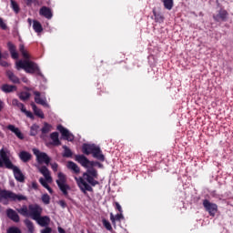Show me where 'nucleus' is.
Masks as SVG:
<instances>
[{
	"mask_svg": "<svg viewBox=\"0 0 233 233\" xmlns=\"http://www.w3.org/2000/svg\"><path fill=\"white\" fill-rule=\"evenodd\" d=\"M98 177L99 174L97 173V169L89 167L85 173H83V177H75V180L81 192L86 195V192H94V188L92 187L99 185V181L96 180L98 179Z\"/></svg>",
	"mask_w": 233,
	"mask_h": 233,
	"instance_id": "nucleus-1",
	"label": "nucleus"
},
{
	"mask_svg": "<svg viewBox=\"0 0 233 233\" xmlns=\"http://www.w3.org/2000/svg\"><path fill=\"white\" fill-rule=\"evenodd\" d=\"M0 156L4 161L5 168L8 170H13V174L15 176V179L16 181H19V183L25 182V175L21 171L17 166H15L14 163H12V160H10V157H8V154H6V151H5L4 148L0 150Z\"/></svg>",
	"mask_w": 233,
	"mask_h": 233,
	"instance_id": "nucleus-2",
	"label": "nucleus"
},
{
	"mask_svg": "<svg viewBox=\"0 0 233 233\" xmlns=\"http://www.w3.org/2000/svg\"><path fill=\"white\" fill-rule=\"evenodd\" d=\"M25 70L26 74H36V76H43V73H41V69L39 66L34 61L30 60H19L16 62V69L17 70Z\"/></svg>",
	"mask_w": 233,
	"mask_h": 233,
	"instance_id": "nucleus-3",
	"label": "nucleus"
},
{
	"mask_svg": "<svg viewBox=\"0 0 233 233\" xmlns=\"http://www.w3.org/2000/svg\"><path fill=\"white\" fill-rule=\"evenodd\" d=\"M4 199L5 201H4ZM6 199H10V201H27L28 198L25 195L15 194L10 190L1 189L0 187V203H3V205H8Z\"/></svg>",
	"mask_w": 233,
	"mask_h": 233,
	"instance_id": "nucleus-4",
	"label": "nucleus"
},
{
	"mask_svg": "<svg viewBox=\"0 0 233 233\" xmlns=\"http://www.w3.org/2000/svg\"><path fill=\"white\" fill-rule=\"evenodd\" d=\"M58 179H56V183L62 191L66 198H68V190H70V187L66 184V175H64L62 172H59L57 175Z\"/></svg>",
	"mask_w": 233,
	"mask_h": 233,
	"instance_id": "nucleus-5",
	"label": "nucleus"
},
{
	"mask_svg": "<svg viewBox=\"0 0 233 233\" xmlns=\"http://www.w3.org/2000/svg\"><path fill=\"white\" fill-rule=\"evenodd\" d=\"M28 210H29V218L31 219H37L41 214H43V208L37 204H31L28 206Z\"/></svg>",
	"mask_w": 233,
	"mask_h": 233,
	"instance_id": "nucleus-6",
	"label": "nucleus"
},
{
	"mask_svg": "<svg viewBox=\"0 0 233 233\" xmlns=\"http://www.w3.org/2000/svg\"><path fill=\"white\" fill-rule=\"evenodd\" d=\"M33 154L36 157V161L39 163V165H43L45 163L46 165H50V157L45 152L39 151L37 148L33 149Z\"/></svg>",
	"mask_w": 233,
	"mask_h": 233,
	"instance_id": "nucleus-7",
	"label": "nucleus"
},
{
	"mask_svg": "<svg viewBox=\"0 0 233 233\" xmlns=\"http://www.w3.org/2000/svg\"><path fill=\"white\" fill-rule=\"evenodd\" d=\"M206 212H208L209 216L214 218L218 212V206L215 203L210 202L208 199H204L202 203Z\"/></svg>",
	"mask_w": 233,
	"mask_h": 233,
	"instance_id": "nucleus-8",
	"label": "nucleus"
},
{
	"mask_svg": "<svg viewBox=\"0 0 233 233\" xmlns=\"http://www.w3.org/2000/svg\"><path fill=\"white\" fill-rule=\"evenodd\" d=\"M56 130L60 132L63 139H65L66 141H74L73 134L70 133V131H68V129H66L65 127H63V125H58L56 127Z\"/></svg>",
	"mask_w": 233,
	"mask_h": 233,
	"instance_id": "nucleus-9",
	"label": "nucleus"
},
{
	"mask_svg": "<svg viewBox=\"0 0 233 233\" xmlns=\"http://www.w3.org/2000/svg\"><path fill=\"white\" fill-rule=\"evenodd\" d=\"M214 21L219 23V21H227L228 19V12L225 9H220L217 15H213Z\"/></svg>",
	"mask_w": 233,
	"mask_h": 233,
	"instance_id": "nucleus-10",
	"label": "nucleus"
},
{
	"mask_svg": "<svg viewBox=\"0 0 233 233\" xmlns=\"http://www.w3.org/2000/svg\"><path fill=\"white\" fill-rule=\"evenodd\" d=\"M6 216L11 221H14V223H19L21 221V218H19V214L12 208H8L5 211Z\"/></svg>",
	"mask_w": 233,
	"mask_h": 233,
	"instance_id": "nucleus-11",
	"label": "nucleus"
},
{
	"mask_svg": "<svg viewBox=\"0 0 233 233\" xmlns=\"http://www.w3.org/2000/svg\"><path fill=\"white\" fill-rule=\"evenodd\" d=\"M96 147L97 146L96 144H86V143H84L82 145V152L86 156H90V154L94 153V150H96Z\"/></svg>",
	"mask_w": 233,
	"mask_h": 233,
	"instance_id": "nucleus-12",
	"label": "nucleus"
},
{
	"mask_svg": "<svg viewBox=\"0 0 233 233\" xmlns=\"http://www.w3.org/2000/svg\"><path fill=\"white\" fill-rule=\"evenodd\" d=\"M39 15L43 17H46V19H51L54 17V14L52 13V9L50 7L42 6L39 10Z\"/></svg>",
	"mask_w": 233,
	"mask_h": 233,
	"instance_id": "nucleus-13",
	"label": "nucleus"
},
{
	"mask_svg": "<svg viewBox=\"0 0 233 233\" xmlns=\"http://www.w3.org/2000/svg\"><path fill=\"white\" fill-rule=\"evenodd\" d=\"M35 221H36V223L40 226V227H48V225H50V217L48 216H39L37 218L35 219Z\"/></svg>",
	"mask_w": 233,
	"mask_h": 233,
	"instance_id": "nucleus-14",
	"label": "nucleus"
},
{
	"mask_svg": "<svg viewBox=\"0 0 233 233\" xmlns=\"http://www.w3.org/2000/svg\"><path fill=\"white\" fill-rule=\"evenodd\" d=\"M93 157L95 159H97L98 161H105V155H103V151L101 150V147L99 146H96L92 153Z\"/></svg>",
	"mask_w": 233,
	"mask_h": 233,
	"instance_id": "nucleus-15",
	"label": "nucleus"
},
{
	"mask_svg": "<svg viewBox=\"0 0 233 233\" xmlns=\"http://www.w3.org/2000/svg\"><path fill=\"white\" fill-rule=\"evenodd\" d=\"M75 159L85 168H88V163H90V160L87 157H86L85 155H76L75 157Z\"/></svg>",
	"mask_w": 233,
	"mask_h": 233,
	"instance_id": "nucleus-16",
	"label": "nucleus"
},
{
	"mask_svg": "<svg viewBox=\"0 0 233 233\" xmlns=\"http://www.w3.org/2000/svg\"><path fill=\"white\" fill-rule=\"evenodd\" d=\"M7 47L11 54V57L13 59H19V54L17 53V48L15 47V45H14L12 42H8Z\"/></svg>",
	"mask_w": 233,
	"mask_h": 233,
	"instance_id": "nucleus-17",
	"label": "nucleus"
},
{
	"mask_svg": "<svg viewBox=\"0 0 233 233\" xmlns=\"http://www.w3.org/2000/svg\"><path fill=\"white\" fill-rule=\"evenodd\" d=\"M7 130H10L11 132H13V134H15V136H16L18 139H25V136H23V133L21 132V130L18 127H15V126L8 125Z\"/></svg>",
	"mask_w": 233,
	"mask_h": 233,
	"instance_id": "nucleus-18",
	"label": "nucleus"
},
{
	"mask_svg": "<svg viewBox=\"0 0 233 233\" xmlns=\"http://www.w3.org/2000/svg\"><path fill=\"white\" fill-rule=\"evenodd\" d=\"M5 74L11 83H14L15 85H21V80L12 72V70H7Z\"/></svg>",
	"mask_w": 233,
	"mask_h": 233,
	"instance_id": "nucleus-19",
	"label": "nucleus"
},
{
	"mask_svg": "<svg viewBox=\"0 0 233 233\" xmlns=\"http://www.w3.org/2000/svg\"><path fill=\"white\" fill-rule=\"evenodd\" d=\"M2 92H5V94H10L12 92H15L17 90V86L8 85V84H4L1 86Z\"/></svg>",
	"mask_w": 233,
	"mask_h": 233,
	"instance_id": "nucleus-20",
	"label": "nucleus"
},
{
	"mask_svg": "<svg viewBox=\"0 0 233 233\" xmlns=\"http://www.w3.org/2000/svg\"><path fill=\"white\" fill-rule=\"evenodd\" d=\"M19 157L23 163H28L32 159V154L28 153V151H21Z\"/></svg>",
	"mask_w": 233,
	"mask_h": 233,
	"instance_id": "nucleus-21",
	"label": "nucleus"
},
{
	"mask_svg": "<svg viewBox=\"0 0 233 233\" xmlns=\"http://www.w3.org/2000/svg\"><path fill=\"white\" fill-rule=\"evenodd\" d=\"M121 219H125L123 213H117L116 216H114V213H110V221L114 227H116V221H121Z\"/></svg>",
	"mask_w": 233,
	"mask_h": 233,
	"instance_id": "nucleus-22",
	"label": "nucleus"
},
{
	"mask_svg": "<svg viewBox=\"0 0 233 233\" xmlns=\"http://www.w3.org/2000/svg\"><path fill=\"white\" fill-rule=\"evenodd\" d=\"M31 106L34 114L36 115L37 117H40V119H45V113H43V110L39 109V107H37L34 102L31 103Z\"/></svg>",
	"mask_w": 233,
	"mask_h": 233,
	"instance_id": "nucleus-23",
	"label": "nucleus"
},
{
	"mask_svg": "<svg viewBox=\"0 0 233 233\" xmlns=\"http://www.w3.org/2000/svg\"><path fill=\"white\" fill-rule=\"evenodd\" d=\"M34 96L36 105H42V106H45V105H46V101L41 98V93L39 91H34Z\"/></svg>",
	"mask_w": 233,
	"mask_h": 233,
	"instance_id": "nucleus-24",
	"label": "nucleus"
},
{
	"mask_svg": "<svg viewBox=\"0 0 233 233\" xmlns=\"http://www.w3.org/2000/svg\"><path fill=\"white\" fill-rule=\"evenodd\" d=\"M50 137L53 141L54 147L61 146V140H59V133L53 132V133H51Z\"/></svg>",
	"mask_w": 233,
	"mask_h": 233,
	"instance_id": "nucleus-25",
	"label": "nucleus"
},
{
	"mask_svg": "<svg viewBox=\"0 0 233 233\" xmlns=\"http://www.w3.org/2000/svg\"><path fill=\"white\" fill-rule=\"evenodd\" d=\"M67 168L73 170L75 174H79L81 172V168H79V166H77V164L72 161H69L67 163Z\"/></svg>",
	"mask_w": 233,
	"mask_h": 233,
	"instance_id": "nucleus-26",
	"label": "nucleus"
},
{
	"mask_svg": "<svg viewBox=\"0 0 233 233\" xmlns=\"http://www.w3.org/2000/svg\"><path fill=\"white\" fill-rule=\"evenodd\" d=\"M39 172L44 175L46 181L52 180V177H50V171L48 170V167H46V166H42L39 169Z\"/></svg>",
	"mask_w": 233,
	"mask_h": 233,
	"instance_id": "nucleus-27",
	"label": "nucleus"
},
{
	"mask_svg": "<svg viewBox=\"0 0 233 233\" xmlns=\"http://www.w3.org/2000/svg\"><path fill=\"white\" fill-rule=\"evenodd\" d=\"M24 223L26 227V228L28 229L29 233H34V231L35 230V228L34 227V222H32L30 219L25 218L24 220Z\"/></svg>",
	"mask_w": 233,
	"mask_h": 233,
	"instance_id": "nucleus-28",
	"label": "nucleus"
},
{
	"mask_svg": "<svg viewBox=\"0 0 233 233\" xmlns=\"http://www.w3.org/2000/svg\"><path fill=\"white\" fill-rule=\"evenodd\" d=\"M33 28L36 34H41V32H43V25L37 20L33 21Z\"/></svg>",
	"mask_w": 233,
	"mask_h": 233,
	"instance_id": "nucleus-29",
	"label": "nucleus"
},
{
	"mask_svg": "<svg viewBox=\"0 0 233 233\" xmlns=\"http://www.w3.org/2000/svg\"><path fill=\"white\" fill-rule=\"evenodd\" d=\"M42 136H46V134H49L52 132V125L45 122L44 127L41 128Z\"/></svg>",
	"mask_w": 233,
	"mask_h": 233,
	"instance_id": "nucleus-30",
	"label": "nucleus"
},
{
	"mask_svg": "<svg viewBox=\"0 0 233 233\" xmlns=\"http://www.w3.org/2000/svg\"><path fill=\"white\" fill-rule=\"evenodd\" d=\"M153 15H154L156 23H163L165 21V16H163V15L156 12V9H153Z\"/></svg>",
	"mask_w": 233,
	"mask_h": 233,
	"instance_id": "nucleus-31",
	"label": "nucleus"
},
{
	"mask_svg": "<svg viewBox=\"0 0 233 233\" xmlns=\"http://www.w3.org/2000/svg\"><path fill=\"white\" fill-rule=\"evenodd\" d=\"M31 94L26 91H22L19 95L18 97L21 101H28L31 97Z\"/></svg>",
	"mask_w": 233,
	"mask_h": 233,
	"instance_id": "nucleus-32",
	"label": "nucleus"
},
{
	"mask_svg": "<svg viewBox=\"0 0 233 233\" xmlns=\"http://www.w3.org/2000/svg\"><path fill=\"white\" fill-rule=\"evenodd\" d=\"M11 3V8L15 12V14H18L21 12V8L19 7V4L15 2V0H10Z\"/></svg>",
	"mask_w": 233,
	"mask_h": 233,
	"instance_id": "nucleus-33",
	"label": "nucleus"
},
{
	"mask_svg": "<svg viewBox=\"0 0 233 233\" xmlns=\"http://www.w3.org/2000/svg\"><path fill=\"white\" fill-rule=\"evenodd\" d=\"M39 132V125L34 124L30 127L29 136L35 137V135Z\"/></svg>",
	"mask_w": 233,
	"mask_h": 233,
	"instance_id": "nucleus-34",
	"label": "nucleus"
},
{
	"mask_svg": "<svg viewBox=\"0 0 233 233\" xmlns=\"http://www.w3.org/2000/svg\"><path fill=\"white\" fill-rule=\"evenodd\" d=\"M166 10H172L174 8V0H163Z\"/></svg>",
	"mask_w": 233,
	"mask_h": 233,
	"instance_id": "nucleus-35",
	"label": "nucleus"
},
{
	"mask_svg": "<svg viewBox=\"0 0 233 233\" xmlns=\"http://www.w3.org/2000/svg\"><path fill=\"white\" fill-rule=\"evenodd\" d=\"M39 182L42 185V187H44V188H46V190H48L49 194H52V192H54V190H52V187H50V186L48 185L46 180H45V178H40Z\"/></svg>",
	"mask_w": 233,
	"mask_h": 233,
	"instance_id": "nucleus-36",
	"label": "nucleus"
},
{
	"mask_svg": "<svg viewBox=\"0 0 233 233\" xmlns=\"http://www.w3.org/2000/svg\"><path fill=\"white\" fill-rule=\"evenodd\" d=\"M18 214L21 216H25V218H29V209L26 206H24L22 208L17 209Z\"/></svg>",
	"mask_w": 233,
	"mask_h": 233,
	"instance_id": "nucleus-37",
	"label": "nucleus"
},
{
	"mask_svg": "<svg viewBox=\"0 0 233 233\" xmlns=\"http://www.w3.org/2000/svg\"><path fill=\"white\" fill-rule=\"evenodd\" d=\"M63 148H64L63 157H72V150H70V148H68V147L66 146H63Z\"/></svg>",
	"mask_w": 233,
	"mask_h": 233,
	"instance_id": "nucleus-38",
	"label": "nucleus"
},
{
	"mask_svg": "<svg viewBox=\"0 0 233 233\" xmlns=\"http://www.w3.org/2000/svg\"><path fill=\"white\" fill-rule=\"evenodd\" d=\"M102 223H103L105 228H106V230L112 231V224H110V222H108V220L103 219Z\"/></svg>",
	"mask_w": 233,
	"mask_h": 233,
	"instance_id": "nucleus-39",
	"label": "nucleus"
},
{
	"mask_svg": "<svg viewBox=\"0 0 233 233\" xmlns=\"http://www.w3.org/2000/svg\"><path fill=\"white\" fill-rule=\"evenodd\" d=\"M42 201L45 203V205H50V196L48 194L43 195Z\"/></svg>",
	"mask_w": 233,
	"mask_h": 233,
	"instance_id": "nucleus-40",
	"label": "nucleus"
},
{
	"mask_svg": "<svg viewBox=\"0 0 233 233\" xmlns=\"http://www.w3.org/2000/svg\"><path fill=\"white\" fill-rule=\"evenodd\" d=\"M3 55L0 56V66H3L4 68H8L10 66V64L5 60H3Z\"/></svg>",
	"mask_w": 233,
	"mask_h": 233,
	"instance_id": "nucleus-41",
	"label": "nucleus"
},
{
	"mask_svg": "<svg viewBox=\"0 0 233 233\" xmlns=\"http://www.w3.org/2000/svg\"><path fill=\"white\" fill-rule=\"evenodd\" d=\"M115 208L119 212V214H123V208L119 204V202L114 203Z\"/></svg>",
	"mask_w": 233,
	"mask_h": 233,
	"instance_id": "nucleus-42",
	"label": "nucleus"
},
{
	"mask_svg": "<svg viewBox=\"0 0 233 233\" xmlns=\"http://www.w3.org/2000/svg\"><path fill=\"white\" fill-rule=\"evenodd\" d=\"M24 114H25V116L27 117H29L30 119H34V114L31 111H28L26 109H25L24 111H22Z\"/></svg>",
	"mask_w": 233,
	"mask_h": 233,
	"instance_id": "nucleus-43",
	"label": "nucleus"
},
{
	"mask_svg": "<svg viewBox=\"0 0 233 233\" xmlns=\"http://www.w3.org/2000/svg\"><path fill=\"white\" fill-rule=\"evenodd\" d=\"M0 28H1L2 30H6V28H8V27L6 26V24L5 23V21H3V18H1V17H0Z\"/></svg>",
	"mask_w": 233,
	"mask_h": 233,
	"instance_id": "nucleus-44",
	"label": "nucleus"
},
{
	"mask_svg": "<svg viewBox=\"0 0 233 233\" xmlns=\"http://www.w3.org/2000/svg\"><path fill=\"white\" fill-rule=\"evenodd\" d=\"M41 233H52V228L46 227L41 230Z\"/></svg>",
	"mask_w": 233,
	"mask_h": 233,
	"instance_id": "nucleus-45",
	"label": "nucleus"
},
{
	"mask_svg": "<svg viewBox=\"0 0 233 233\" xmlns=\"http://www.w3.org/2000/svg\"><path fill=\"white\" fill-rule=\"evenodd\" d=\"M23 58L25 59V61H28V59H30V55H28V53L26 51H24V53H22Z\"/></svg>",
	"mask_w": 233,
	"mask_h": 233,
	"instance_id": "nucleus-46",
	"label": "nucleus"
},
{
	"mask_svg": "<svg viewBox=\"0 0 233 233\" xmlns=\"http://www.w3.org/2000/svg\"><path fill=\"white\" fill-rule=\"evenodd\" d=\"M58 205H60L62 208H66L67 207L66 202L65 200H59Z\"/></svg>",
	"mask_w": 233,
	"mask_h": 233,
	"instance_id": "nucleus-47",
	"label": "nucleus"
},
{
	"mask_svg": "<svg viewBox=\"0 0 233 233\" xmlns=\"http://www.w3.org/2000/svg\"><path fill=\"white\" fill-rule=\"evenodd\" d=\"M59 165H57V163H53L51 164V167H52V170L54 172H57V168H58Z\"/></svg>",
	"mask_w": 233,
	"mask_h": 233,
	"instance_id": "nucleus-48",
	"label": "nucleus"
},
{
	"mask_svg": "<svg viewBox=\"0 0 233 233\" xmlns=\"http://www.w3.org/2000/svg\"><path fill=\"white\" fill-rule=\"evenodd\" d=\"M16 106H17V108H19L21 110V112H23L25 109H26L25 107V104H23L21 102H19V104Z\"/></svg>",
	"mask_w": 233,
	"mask_h": 233,
	"instance_id": "nucleus-49",
	"label": "nucleus"
},
{
	"mask_svg": "<svg viewBox=\"0 0 233 233\" xmlns=\"http://www.w3.org/2000/svg\"><path fill=\"white\" fill-rule=\"evenodd\" d=\"M36 2V0H25V4L27 5V6H32V4Z\"/></svg>",
	"mask_w": 233,
	"mask_h": 233,
	"instance_id": "nucleus-50",
	"label": "nucleus"
},
{
	"mask_svg": "<svg viewBox=\"0 0 233 233\" xmlns=\"http://www.w3.org/2000/svg\"><path fill=\"white\" fill-rule=\"evenodd\" d=\"M19 100H17V98H14L13 100H12V105L14 106H17L18 105H19Z\"/></svg>",
	"mask_w": 233,
	"mask_h": 233,
	"instance_id": "nucleus-51",
	"label": "nucleus"
},
{
	"mask_svg": "<svg viewBox=\"0 0 233 233\" xmlns=\"http://www.w3.org/2000/svg\"><path fill=\"white\" fill-rule=\"evenodd\" d=\"M19 50H20V53H21V54L26 52V50L25 49V45L21 44V45L19 46Z\"/></svg>",
	"mask_w": 233,
	"mask_h": 233,
	"instance_id": "nucleus-52",
	"label": "nucleus"
},
{
	"mask_svg": "<svg viewBox=\"0 0 233 233\" xmlns=\"http://www.w3.org/2000/svg\"><path fill=\"white\" fill-rule=\"evenodd\" d=\"M37 182H32V188H34V190H37Z\"/></svg>",
	"mask_w": 233,
	"mask_h": 233,
	"instance_id": "nucleus-53",
	"label": "nucleus"
},
{
	"mask_svg": "<svg viewBox=\"0 0 233 233\" xmlns=\"http://www.w3.org/2000/svg\"><path fill=\"white\" fill-rule=\"evenodd\" d=\"M88 167H91V168H94V167H96V162L89 160Z\"/></svg>",
	"mask_w": 233,
	"mask_h": 233,
	"instance_id": "nucleus-54",
	"label": "nucleus"
},
{
	"mask_svg": "<svg viewBox=\"0 0 233 233\" xmlns=\"http://www.w3.org/2000/svg\"><path fill=\"white\" fill-rule=\"evenodd\" d=\"M5 167V161H3V158L0 156V168H3Z\"/></svg>",
	"mask_w": 233,
	"mask_h": 233,
	"instance_id": "nucleus-55",
	"label": "nucleus"
},
{
	"mask_svg": "<svg viewBox=\"0 0 233 233\" xmlns=\"http://www.w3.org/2000/svg\"><path fill=\"white\" fill-rule=\"evenodd\" d=\"M96 166L98 167L99 168H103V164L99 162H96Z\"/></svg>",
	"mask_w": 233,
	"mask_h": 233,
	"instance_id": "nucleus-56",
	"label": "nucleus"
},
{
	"mask_svg": "<svg viewBox=\"0 0 233 233\" xmlns=\"http://www.w3.org/2000/svg\"><path fill=\"white\" fill-rule=\"evenodd\" d=\"M22 81H23V83H28V78L24 77V78L22 79Z\"/></svg>",
	"mask_w": 233,
	"mask_h": 233,
	"instance_id": "nucleus-57",
	"label": "nucleus"
},
{
	"mask_svg": "<svg viewBox=\"0 0 233 233\" xmlns=\"http://www.w3.org/2000/svg\"><path fill=\"white\" fill-rule=\"evenodd\" d=\"M3 110V102L0 100V112Z\"/></svg>",
	"mask_w": 233,
	"mask_h": 233,
	"instance_id": "nucleus-58",
	"label": "nucleus"
},
{
	"mask_svg": "<svg viewBox=\"0 0 233 233\" xmlns=\"http://www.w3.org/2000/svg\"><path fill=\"white\" fill-rule=\"evenodd\" d=\"M6 57H8V54L3 55V59H6Z\"/></svg>",
	"mask_w": 233,
	"mask_h": 233,
	"instance_id": "nucleus-59",
	"label": "nucleus"
},
{
	"mask_svg": "<svg viewBox=\"0 0 233 233\" xmlns=\"http://www.w3.org/2000/svg\"><path fill=\"white\" fill-rule=\"evenodd\" d=\"M28 22L31 24L32 23V20L30 18H28Z\"/></svg>",
	"mask_w": 233,
	"mask_h": 233,
	"instance_id": "nucleus-60",
	"label": "nucleus"
}]
</instances>
